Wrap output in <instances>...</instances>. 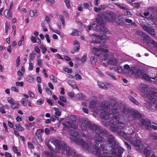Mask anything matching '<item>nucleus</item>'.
I'll use <instances>...</instances> for the list:
<instances>
[{
	"instance_id": "f257e3e1",
	"label": "nucleus",
	"mask_w": 157,
	"mask_h": 157,
	"mask_svg": "<svg viewBox=\"0 0 157 157\" xmlns=\"http://www.w3.org/2000/svg\"><path fill=\"white\" fill-rule=\"evenodd\" d=\"M89 106L90 108L95 109L98 113H100L101 117L104 120L111 115V112L113 115L115 116L121 115L128 122L142 117L141 114L138 111L126 108L121 103L117 105L116 101L113 100L111 101L110 103L107 101H103L98 108L96 101H92Z\"/></svg>"
},
{
	"instance_id": "f03ea898",
	"label": "nucleus",
	"mask_w": 157,
	"mask_h": 157,
	"mask_svg": "<svg viewBox=\"0 0 157 157\" xmlns=\"http://www.w3.org/2000/svg\"><path fill=\"white\" fill-rule=\"evenodd\" d=\"M80 128L83 131H86L87 128L89 130L92 131L91 132H94V130L97 135L94 138L95 141L93 143L94 148L91 147L92 144L91 142L88 141L86 143L83 139L78 140H73L75 143L81 145L83 150L87 151L90 153H94L95 148V153L98 148L99 147H98V143L103 142L105 141L104 139L100 136V135L107 137L108 133L105 130H101V128L97 125L91 123L90 121L86 119H83L80 121Z\"/></svg>"
},
{
	"instance_id": "7ed1b4c3",
	"label": "nucleus",
	"mask_w": 157,
	"mask_h": 157,
	"mask_svg": "<svg viewBox=\"0 0 157 157\" xmlns=\"http://www.w3.org/2000/svg\"><path fill=\"white\" fill-rule=\"evenodd\" d=\"M109 116V117L104 120L102 121L103 124L105 127L110 126V130L112 132L124 130L125 127V124L122 122L119 121V117L114 116L112 117Z\"/></svg>"
},
{
	"instance_id": "20e7f679",
	"label": "nucleus",
	"mask_w": 157,
	"mask_h": 157,
	"mask_svg": "<svg viewBox=\"0 0 157 157\" xmlns=\"http://www.w3.org/2000/svg\"><path fill=\"white\" fill-rule=\"evenodd\" d=\"M116 149L115 150L114 153L112 152V149H111L109 152H105L104 146L101 144L95 152V154L98 157H114L113 156V154H114L116 153V151L117 150L118 153L119 155H121L124 151V149L120 146L119 145L116 146Z\"/></svg>"
},
{
	"instance_id": "39448f33",
	"label": "nucleus",
	"mask_w": 157,
	"mask_h": 157,
	"mask_svg": "<svg viewBox=\"0 0 157 157\" xmlns=\"http://www.w3.org/2000/svg\"><path fill=\"white\" fill-rule=\"evenodd\" d=\"M52 144L56 149V152L59 153L61 149L62 151H66V144L63 141H60L58 139L53 137L51 139L49 140L47 145L48 147L51 150H53L54 148L50 145V143Z\"/></svg>"
},
{
	"instance_id": "423d86ee",
	"label": "nucleus",
	"mask_w": 157,
	"mask_h": 157,
	"mask_svg": "<svg viewBox=\"0 0 157 157\" xmlns=\"http://www.w3.org/2000/svg\"><path fill=\"white\" fill-rule=\"evenodd\" d=\"M96 21L100 26L98 30V28H99V27L97 26V25L95 23L89 26H86L85 28L86 30L87 31L93 29H95L97 30L98 31L102 32L104 33H107L108 31V29L105 28L104 27L105 22L100 16L98 15Z\"/></svg>"
},
{
	"instance_id": "0eeeda50",
	"label": "nucleus",
	"mask_w": 157,
	"mask_h": 157,
	"mask_svg": "<svg viewBox=\"0 0 157 157\" xmlns=\"http://www.w3.org/2000/svg\"><path fill=\"white\" fill-rule=\"evenodd\" d=\"M140 90L145 96L150 100L152 103H157V98H154L157 97V94L155 91H151V88L150 89L147 85H143L141 86Z\"/></svg>"
},
{
	"instance_id": "6e6552de",
	"label": "nucleus",
	"mask_w": 157,
	"mask_h": 157,
	"mask_svg": "<svg viewBox=\"0 0 157 157\" xmlns=\"http://www.w3.org/2000/svg\"><path fill=\"white\" fill-rule=\"evenodd\" d=\"M107 137V142L108 144L110 146L108 148H105V152H109L111 149H112V152L114 153L115 150L116 149V146L119 145V143L116 139L112 135H108Z\"/></svg>"
},
{
	"instance_id": "1a4fd4ad",
	"label": "nucleus",
	"mask_w": 157,
	"mask_h": 157,
	"mask_svg": "<svg viewBox=\"0 0 157 157\" xmlns=\"http://www.w3.org/2000/svg\"><path fill=\"white\" fill-rule=\"evenodd\" d=\"M132 135L130 136L131 137L129 139V140L132 142V144L136 147V150L139 151H142L143 147L142 146L141 143V141L140 140L136 139H133V137L136 136V134L134 133V132L132 131Z\"/></svg>"
},
{
	"instance_id": "9d476101",
	"label": "nucleus",
	"mask_w": 157,
	"mask_h": 157,
	"mask_svg": "<svg viewBox=\"0 0 157 157\" xmlns=\"http://www.w3.org/2000/svg\"><path fill=\"white\" fill-rule=\"evenodd\" d=\"M142 71L140 69H136L135 67H131L130 71L126 72L125 75L127 76L130 77L133 75L140 76L142 75Z\"/></svg>"
},
{
	"instance_id": "9b49d317",
	"label": "nucleus",
	"mask_w": 157,
	"mask_h": 157,
	"mask_svg": "<svg viewBox=\"0 0 157 157\" xmlns=\"http://www.w3.org/2000/svg\"><path fill=\"white\" fill-rule=\"evenodd\" d=\"M92 36L93 37L92 38V42L96 44L101 42V40L103 39H108V37L105 34H102L101 35L100 34L99 36L92 34Z\"/></svg>"
},
{
	"instance_id": "f8f14e48",
	"label": "nucleus",
	"mask_w": 157,
	"mask_h": 157,
	"mask_svg": "<svg viewBox=\"0 0 157 157\" xmlns=\"http://www.w3.org/2000/svg\"><path fill=\"white\" fill-rule=\"evenodd\" d=\"M115 17L114 14L109 11H106L105 16V19L108 22H114Z\"/></svg>"
},
{
	"instance_id": "ddd939ff",
	"label": "nucleus",
	"mask_w": 157,
	"mask_h": 157,
	"mask_svg": "<svg viewBox=\"0 0 157 157\" xmlns=\"http://www.w3.org/2000/svg\"><path fill=\"white\" fill-rule=\"evenodd\" d=\"M66 151L68 155H71L73 157H84L81 154L77 155L74 151V150L71 149L69 147H66Z\"/></svg>"
},
{
	"instance_id": "4468645a",
	"label": "nucleus",
	"mask_w": 157,
	"mask_h": 157,
	"mask_svg": "<svg viewBox=\"0 0 157 157\" xmlns=\"http://www.w3.org/2000/svg\"><path fill=\"white\" fill-rule=\"evenodd\" d=\"M108 45L105 44H101L99 46V48L101 51L103 52H107L108 50L107 49L108 48Z\"/></svg>"
},
{
	"instance_id": "2eb2a0df",
	"label": "nucleus",
	"mask_w": 157,
	"mask_h": 157,
	"mask_svg": "<svg viewBox=\"0 0 157 157\" xmlns=\"http://www.w3.org/2000/svg\"><path fill=\"white\" fill-rule=\"evenodd\" d=\"M4 15L6 18L8 19H11L12 18V14L10 10L6 9L4 11Z\"/></svg>"
},
{
	"instance_id": "dca6fc26",
	"label": "nucleus",
	"mask_w": 157,
	"mask_h": 157,
	"mask_svg": "<svg viewBox=\"0 0 157 157\" xmlns=\"http://www.w3.org/2000/svg\"><path fill=\"white\" fill-rule=\"evenodd\" d=\"M92 52L97 56H99L101 54V51L99 48L94 47L91 49Z\"/></svg>"
},
{
	"instance_id": "f3484780",
	"label": "nucleus",
	"mask_w": 157,
	"mask_h": 157,
	"mask_svg": "<svg viewBox=\"0 0 157 157\" xmlns=\"http://www.w3.org/2000/svg\"><path fill=\"white\" fill-rule=\"evenodd\" d=\"M107 56L108 55L106 54H104L102 55L103 58L101 63L102 64L105 66H106L108 64V60H107Z\"/></svg>"
},
{
	"instance_id": "a211bd4d",
	"label": "nucleus",
	"mask_w": 157,
	"mask_h": 157,
	"mask_svg": "<svg viewBox=\"0 0 157 157\" xmlns=\"http://www.w3.org/2000/svg\"><path fill=\"white\" fill-rule=\"evenodd\" d=\"M114 70L118 73H122L123 71V68L122 66L120 65H117L113 68Z\"/></svg>"
},
{
	"instance_id": "6ab92c4d",
	"label": "nucleus",
	"mask_w": 157,
	"mask_h": 157,
	"mask_svg": "<svg viewBox=\"0 0 157 157\" xmlns=\"http://www.w3.org/2000/svg\"><path fill=\"white\" fill-rule=\"evenodd\" d=\"M129 98L131 102H132L136 105L139 106H141V104L137 101L132 96H129Z\"/></svg>"
},
{
	"instance_id": "aec40b11",
	"label": "nucleus",
	"mask_w": 157,
	"mask_h": 157,
	"mask_svg": "<svg viewBox=\"0 0 157 157\" xmlns=\"http://www.w3.org/2000/svg\"><path fill=\"white\" fill-rule=\"evenodd\" d=\"M78 136L80 137H85L87 140H89V137L87 134H85L84 133L81 132H77V137Z\"/></svg>"
},
{
	"instance_id": "412c9836",
	"label": "nucleus",
	"mask_w": 157,
	"mask_h": 157,
	"mask_svg": "<svg viewBox=\"0 0 157 157\" xmlns=\"http://www.w3.org/2000/svg\"><path fill=\"white\" fill-rule=\"evenodd\" d=\"M68 133L73 137H77V132L75 131V130H70L68 132Z\"/></svg>"
},
{
	"instance_id": "4be33fe9",
	"label": "nucleus",
	"mask_w": 157,
	"mask_h": 157,
	"mask_svg": "<svg viewBox=\"0 0 157 157\" xmlns=\"http://www.w3.org/2000/svg\"><path fill=\"white\" fill-rule=\"evenodd\" d=\"M117 62L116 59L113 58H111L108 60V64H111L112 65H114L116 64Z\"/></svg>"
},
{
	"instance_id": "5701e85b",
	"label": "nucleus",
	"mask_w": 157,
	"mask_h": 157,
	"mask_svg": "<svg viewBox=\"0 0 157 157\" xmlns=\"http://www.w3.org/2000/svg\"><path fill=\"white\" fill-rule=\"evenodd\" d=\"M140 34L144 40H148L150 38V36H149L147 34L142 31H140Z\"/></svg>"
},
{
	"instance_id": "b1692460",
	"label": "nucleus",
	"mask_w": 157,
	"mask_h": 157,
	"mask_svg": "<svg viewBox=\"0 0 157 157\" xmlns=\"http://www.w3.org/2000/svg\"><path fill=\"white\" fill-rule=\"evenodd\" d=\"M83 7L85 9H88L90 10L91 9V7L92 6V3L91 2H89L88 3H85L83 5Z\"/></svg>"
},
{
	"instance_id": "393cba45",
	"label": "nucleus",
	"mask_w": 157,
	"mask_h": 157,
	"mask_svg": "<svg viewBox=\"0 0 157 157\" xmlns=\"http://www.w3.org/2000/svg\"><path fill=\"white\" fill-rule=\"evenodd\" d=\"M142 78L145 80L149 81L150 80V78H152L154 79H156V76H155L154 77H151L147 75V74H145L143 75Z\"/></svg>"
},
{
	"instance_id": "a878e982",
	"label": "nucleus",
	"mask_w": 157,
	"mask_h": 157,
	"mask_svg": "<svg viewBox=\"0 0 157 157\" xmlns=\"http://www.w3.org/2000/svg\"><path fill=\"white\" fill-rule=\"evenodd\" d=\"M98 87L101 88L105 90H107V87L105 86V84L100 81L98 82Z\"/></svg>"
},
{
	"instance_id": "bb28decb",
	"label": "nucleus",
	"mask_w": 157,
	"mask_h": 157,
	"mask_svg": "<svg viewBox=\"0 0 157 157\" xmlns=\"http://www.w3.org/2000/svg\"><path fill=\"white\" fill-rule=\"evenodd\" d=\"M53 109L55 111V115L56 116L59 117L61 115V112L60 109L56 107H54Z\"/></svg>"
},
{
	"instance_id": "cd10ccee",
	"label": "nucleus",
	"mask_w": 157,
	"mask_h": 157,
	"mask_svg": "<svg viewBox=\"0 0 157 157\" xmlns=\"http://www.w3.org/2000/svg\"><path fill=\"white\" fill-rule=\"evenodd\" d=\"M75 97L77 99L79 100H83L85 98V96L82 93L77 94Z\"/></svg>"
},
{
	"instance_id": "c85d7f7f",
	"label": "nucleus",
	"mask_w": 157,
	"mask_h": 157,
	"mask_svg": "<svg viewBox=\"0 0 157 157\" xmlns=\"http://www.w3.org/2000/svg\"><path fill=\"white\" fill-rule=\"evenodd\" d=\"M26 79L27 81L29 83H32L34 82V78L32 76V75H29L26 77Z\"/></svg>"
},
{
	"instance_id": "c756f323",
	"label": "nucleus",
	"mask_w": 157,
	"mask_h": 157,
	"mask_svg": "<svg viewBox=\"0 0 157 157\" xmlns=\"http://www.w3.org/2000/svg\"><path fill=\"white\" fill-rule=\"evenodd\" d=\"M67 83L69 85L71 86L73 88H75L77 87L76 84L73 80H69Z\"/></svg>"
},
{
	"instance_id": "7c9ffc66",
	"label": "nucleus",
	"mask_w": 157,
	"mask_h": 157,
	"mask_svg": "<svg viewBox=\"0 0 157 157\" xmlns=\"http://www.w3.org/2000/svg\"><path fill=\"white\" fill-rule=\"evenodd\" d=\"M10 105L12 109H17L19 107V105L17 102H14L12 104Z\"/></svg>"
},
{
	"instance_id": "2f4dec72",
	"label": "nucleus",
	"mask_w": 157,
	"mask_h": 157,
	"mask_svg": "<svg viewBox=\"0 0 157 157\" xmlns=\"http://www.w3.org/2000/svg\"><path fill=\"white\" fill-rule=\"evenodd\" d=\"M80 32L78 30L74 29L72 32L71 33L72 36H77L80 35Z\"/></svg>"
},
{
	"instance_id": "473e14b6",
	"label": "nucleus",
	"mask_w": 157,
	"mask_h": 157,
	"mask_svg": "<svg viewBox=\"0 0 157 157\" xmlns=\"http://www.w3.org/2000/svg\"><path fill=\"white\" fill-rule=\"evenodd\" d=\"M35 135L37 137L38 140L41 142H43V140L42 139L41 135L37 131H36L35 132Z\"/></svg>"
},
{
	"instance_id": "72a5a7b5",
	"label": "nucleus",
	"mask_w": 157,
	"mask_h": 157,
	"mask_svg": "<svg viewBox=\"0 0 157 157\" xmlns=\"http://www.w3.org/2000/svg\"><path fill=\"white\" fill-rule=\"evenodd\" d=\"M28 101V100L25 98H22L21 101L22 105L24 106H25L27 105Z\"/></svg>"
},
{
	"instance_id": "f704fd0d",
	"label": "nucleus",
	"mask_w": 157,
	"mask_h": 157,
	"mask_svg": "<svg viewBox=\"0 0 157 157\" xmlns=\"http://www.w3.org/2000/svg\"><path fill=\"white\" fill-rule=\"evenodd\" d=\"M12 149L14 152L16 153L17 156H20L21 155V153L18 151V149L17 147L13 146L12 147Z\"/></svg>"
},
{
	"instance_id": "c9c22d12",
	"label": "nucleus",
	"mask_w": 157,
	"mask_h": 157,
	"mask_svg": "<svg viewBox=\"0 0 157 157\" xmlns=\"http://www.w3.org/2000/svg\"><path fill=\"white\" fill-rule=\"evenodd\" d=\"M118 134L122 137H125L126 136V135L125 133L122 131V130L116 131Z\"/></svg>"
},
{
	"instance_id": "e433bc0d",
	"label": "nucleus",
	"mask_w": 157,
	"mask_h": 157,
	"mask_svg": "<svg viewBox=\"0 0 157 157\" xmlns=\"http://www.w3.org/2000/svg\"><path fill=\"white\" fill-rule=\"evenodd\" d=\"M87 55L86 54H84L83 56L82 57L80 60L82 63H84L85 62L87 59Z\"/></svg>"
},
{
	"instance_id": "4c0bfd02",
	"label": "nucleus",
	"mask_w": 157,
	"mask_h": 157,
	"mask_svg": "<svg viewBox=\"0 0 157 157\" xmlns=\"http://www.w3.org/2000/svg\"><path fill=\"white\" fill-rule=\"evenodd\" d=\"M16 129L20 131H22L24 130V128L21 127L19 124H17L15 125Z\"/></svg>"
},
{
	"instance_id": "58836bf2",
	"label": "nucleus",
	"mask_w": 157,
	"mask_h": 157,
	"mask_svg": "<svg viewBox=\"0 0 157 157\" xmlns=\"http://www.w3.org/2000/svg\"><path fill=\"white\" fill-rule=\"evenodd\" d=\"M151 35H155V34L154 29L150 28L147 32Z\"/></svg>"
},
{
	"instance_id": "ea45409f",
	"label": "nucleus",
	"mask_w": 157,
	"mask_h": 157,
	"mask_svg": "<svg viewBox=\"0 0 157 157\" xmlns=\"http://www.w3.org/2000/svg\"><path fill=\"white\" fill-rule=\"evenodd\" d=\"M37 64L40 67H42L43 61L42 59L38 58L37 59Z\"/></svg>"
},
{
	"instance_id": "a19ab883",
	"label": "nucleus",
	"mask_w": 157,
	"mask_h": 157,
	"mask_svg": "<svg viewBox=\"0 0 157 157\" xmlns=\"http://www.w3.org/2000/svg\"><path fill=\"white\" fill-rule=\"evenodd\" d=\"M145 155L147 157L151 153V151L147 149H145L144 151Z\"/></svg>"
},
{
	"instance_id": "79ce46f5",
	"label": "nucleus",
	"mask_w": 157,
	"mask_h": 157,
	"mask_svg": "<svg viewBox=\"0 0 157 157\" xmlns=\"http://www.w3.org/2000/svg\"><path fill=\"white\" fill-rule=\"evenodd\" d=\"M59 19L61 21L62 25L64 26L65 24L64 17L62 15H59Z\"/></svg>"
},
{
	"instance_id": "37998d69",
	"label": "nucleus",
	"mask_w": 157,
	"mask_h": 157,
	"mask_svg": "<svg viewBox=\"0 0 157 157\" xmlns=\"http://www.w3.org/2000/svg\"><path fill=\"white\" fill-rule=\"evenodd\" d=\"M49 78L50 80H52L53 82H56L57 79L53 75H50Z\"/></svg>"
},
{
	"instance_id": "c03bdc74",
	"label": "nucleus",
	"mask_w": 157,
	"mask_h": 157,
	"mask_svg": "<svg viewBox=\"0 0 157 157\" xmlns=\"http://www.w3.org/2000/svg\"><path fill=\"white\" fill-rule=\"evenodd\" d=\"M10 25L9 23H7L6 22L5 24V33H7L8 31V29H9Z\"/></svg>"
},
{
	"instance_id": "a18cd8bd",
	"label": "nucleus",
	"mask_w": 157,
	"mask_h": 157,
	"mask_svg": "<svg viewBox=\"0 0 157 157\" xmlns=\"http://www.w3.org/2000/svg\"><path fill=\"white\" fill-rule=\"evenodd\" d=\"M24 40V36H21L20 40L19 41L18 45L19 46H21L22 45L23 43Z\"/></svg>"
},
{
	"instance_id": "49530a36",
	"label": "nucleus",
	"mask_w": 157,
	"mask_h": 157,
	"mask_svg": "<svg viewBox=\"0 0 157 157\" xmlns=\"http://www.w3.org/2000/svg\"><path fill=\"white\" fill-rule=\"evenodd\" d=\"M64 2L67 8L68 9H70L71 6L69 0H64Z\"/></svg>"
},
{
	"instance_id": "de8ad7c7",
	"label": "nucleus",
	"mask_w": 157,
	"mask_h": 157,
	"mask_svg": "<svg viewBox=\"0 0 157 157\" xmlns=\"http://www.w3.org/2000/svg\"><path fill=\"white\" fill-rule=\"evenodd\" d=\"M90 61L92 64H95L97 62V59L94 57L92 56L90 57Z\"/></svg>"
},
{
	"instance_id": "09e8293b",
	"label": "nucleus",
	"mask_w": 157,
	"mask_h": 157,
	"mask_svg": "<svg viewBox=\"0 0 157 157\" xmlns=\"http://www.w3.org/2000/svg\"><path fill=\"white\" fill-rule=\"evenodd\" d=\"M20 56H18L17 59L16 60V67H17L19 66L20 64Z\"/></svg>"
},
{
	"instance_id": "8fccbe9b",
	"label": "nucleus",
	"mask_w": 157,
	"mask_h": 157,
	"mask_svg": "<svg viewBox=\"0 0 157 157\" xmlns=\"http://www.w3.org/2000/svg\"><path fill=\"white\" fill-rule=\"evenodd\" d=\"M7 101L11 105L13 104L14 101L13 99L11 97H9L7 99Z\"/></svg>"
},
{
	"instance_id": "3c124183",
	"label": "nucleus",
	"mask_w": 157,
	"mask_h": 157,
	"mask_svg": "<svg viewBox=\"0 0 157 157\" xmlns=\"http://www.w3.org/2000/svg\"><path fill=\"white\" fill-rule=\"evenodd\" d=\"M24 82H16V85L17 86L22 87L23 86Z\"/></svg>"
},
{
	"instance_id": "603ef678",
	"label": "nucleus",
	"mask_w": 157,
	"mask_h": 157,
	"mask_svg": "<svg viewBox=\"0 0 157 157\" xmlns=\"http://www.w3.org/2000/svg\"><path fill=\"white\" fill-rule=\"evenodd\" d=\"M73 78H75L77 80H80L82 79L81 76L78 74L75 75L74 77H73Z\"/></svg>"
},
{
	"instance_id": "864d4df0",
	"label": "nucleus",
	"mask_w": 157,
	"mask_h": 157,
	"mask_svg": "<svg viewBox=\"0 0 157 157\" xmlns=\"http://www.w3.org/2000/svg\"><path fill=\"white\" fill-rule=\"evenodd\" d=\"M151 137L152 139L157 140V134L155 133L151 134Z\"/></svg>"
},
{
	"instance_id": "5fc2aeb1",
	"label": "nucleus",
	"mask_w": 157,
	"mask_h": 157,
	"mask_svg": "<svg viewBox=\"0 0 157 157\" xmlns=\"http://www.w3.org/2000/svg\"><path fill=\"white\" fill-rule=\"evenodd\" d=\"M0 112L2 113H5L6 112L4 109V107L2 104H0Z\"/></svg>"
},
{
	"instance_id": "6e6d98bb",
	"label": "nucleus",
	"mask_w": 157,
	"mask_h": 157,
	"mask_svg": "<svg viewBox=\"0 0 157 157\" xmlns=\"http://www.w3.org/2000/svg\"><path fill=\"white\" fill-rule=\"evenodd\" d=\"M117 22L120 25H123L124 23V20L122 18H120L119 19L118 21Z\"/></svg>"
},
{
	"instance_id": "4d7b16f0",
	"label": "nucleus",
	"mask_w": 157,
	"mask_h": 157,
	"mask_svg": "<svg viewBox=\"0 0 157 157\" xmlns=\"http://www.w3.org/2000/svg\"><path fill=\"white\" fill-rule=\"evenodd\" d=\"M151 123L150 122H147L145 125V127L146 128L149 129L151 128Z\"/></svg>"
},
{
	"instance_id": "13d9d810",
	"label": "nucleus",
	"mask_w": 157,
	"mask_h": 157,
	"mask_svg": "<svg viewBox=\"0 0 157 157\" xmlns=\"http://www.w3.org/2000/svg\"><path fill=\"white\" fill-rule=\"evenodd\" d=\"M28 147L31 149H33L34 147L33 144L29 142H28Z\"/></svg>"
},
{
	"instance_id": "bf43d9fd",
	"label": "nucleus",
	"mask_w": 157,
	"mask_h": 157,
	"mask_svg": "<svg viewBox=\"0 0 157 157\" xmlns=\"http://www.w3.org/2000/svg\"><path fill=\"white\" fill-rule=\"evenodd\" d=\"M60 100L64 102H66L67 101L66 98L63 96H61L59 98Z\"/></svg>"
},
{
	"instance_id": "052dcab7",
	"label": "nucleus",
	"mask_w": 157,
	"mask_h": 157,
	"mask_svg": "<svg viewBox=\"0 0 157 157\" xmlns=\"http://www.w3.org/2000/svg\"><path fill=\"white\" fill-rule=\"evenodd\" d=\"M125 145L126 147L127 148L128 151H130L131 149V147L129 144L128 143L124 142Z\"/></svg>"
},
{
	"instance_id": "680f3d73",
	"label": "nucleus",
	"mask_w": 157,
	"mask_h": 157,
	"mask_svg": "<svg viewBox=\"0 0 157 157\" xmlns=\"http://www.w3.org/2000/svg\"><path fill=\"white\" fill-rule=\"evenodd\" d=\"M124 69L126 70H129V71H130L131 68V67H130L129 65L126 64L124 65Z\"/></svg>"
},
{
	"instance_id": "e2e57ef3",
	"label": "nucleus",
	"mask_w": 157,
	"mask_h": 157,
	"mask_svg": "<svg viewBox=\"0 0 157 157\" xmlns=\"http://www.w3.org/2000/svg\"><path fill=\"white\" fill-rule=\"evenodd\" d=\"M36 37H34V36H32L31 38V40L32 41V42L33 43H36Z\"/></svg>"
},
{
	"instance_id": "0e129e2a",
	"label": "nucleus",
	"mask_w": 157,
	"mask_h": 157,
	"mask_svg": "<svg viewBox=\"0 0 157 157\" xmlns=\"http://www.w3.org/2000/svg\"><path fill=\"white\" fill-rule=\"evenodd\" d=\"M140 125L141 126H143L145 124L146 121L144 119H142L140 120Z\"/></svg>"
},
{
	"instance_id": "69168bd1",
	"label": "nucleus",
	"mask_w": 157,
	"mask_h": 157,
	"mask_svg": "<svg viewBox=\"0 0 157 157\" xmlns=\"http://www.w3.org/2000/svg\"><path fill=\"white\" fill-rule=\"evenodd\" d=\"M52 31L54 33H55L58 35H60V31L58 29H51Z\"/></svg>"
},
{
	"instance_id": "338daca9",
	"label": "nucleus",
	"mask_w": 157,
	"mask_h": 157,
	"mask_svg": "<svg viewBox=\"0 0 157 157\" xmlns=\"http://www.w3.org/2000/svg\"><path fill=\"white\" fill-rule=\"evenodd\" d=\"M64 71L65 72H67L68 73H71L72 72L71 69H69L67 68H65L64 69Z\"/></svg>"
},
{
	"instance_id": "774afa93",
	"label": "nucleus",
	"mask_w": 157,
	"mask_h": 157,
	"mask_svg": "<svg viewBox=\"0 0 157 157\" xmlns=\"http://www.w3.org/2000/svg\"><path fill=\"white\" fill-rule=\"evenodd\" d=\"M150 43L154 45L155 46H157V43L154 40H149Z\"/></svg>"
}]
</instances>
